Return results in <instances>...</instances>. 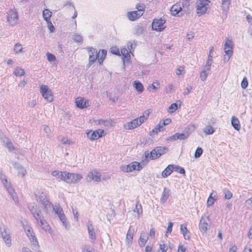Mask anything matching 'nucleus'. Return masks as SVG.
I'll list each match as a JSON object with an SVG mask.
<instances>
[{
	"mask_svg": "<svg viewBox=\"0 0 252 252\" xmlns=\"http://www.w3.org/2000/svg\"><path fill=\"white\" fill-rule=\"evenodd\" d=\"M149 115V111H146L143 116H141L140 117L132 120L130 122L128 123L125 126L126 128L127 129H131L140 126L147 120Z\"/></svg>",
	"mask_w": 252,
	"mask_h": 252,
	"instance_id": "nucleus-1",
	"label": "nucleus"
},
{
	"mask_svg": "<svg viewBox=\"0 0 252 252\" xmlns=\"http://www.w3.org/2000/svg\"><path fill=\"white\" fill-rule=\"evenodd\" d=\"M55 213L58 215L63 225L66 230L69 228V223L67 221L66 217L63 213V209L59 204H55L54 207L52 206Z\"/></svg>",
	"mask_w": 252,
	"mask_h": 252,
	"instance_id": "nucleus-2",
	"label": "nucleus"
},
{
	"mask_svg": "<svg viewBox=\"0 0 252 252\" xmlns=\"http://www.w3.org/2000/svg\"><path fill=\"white\" fill-rule=\"evenodd\" d=\"M34 194L37 201L41 202L45 209L48 210L49 209L52 208V204L47 198L45 194L43 192L40 191H36L34 193Z\"/></svg>",
	"mask_w": 252,
	"mask_h": 252,
	"instance_id": "nucleus-3",
	"label": "nucleus"
},
{
	"mask_svg": "<svg viewBox=\"0 0 252 252\" xmlns=\"http://www.w3.org/2000/svg\"><path fill=\"white\" fill-rule=\"evenodd\" d=\"M209 0H198L196 2L197 14L201 15L205 14L210 3Z\"/></svg>",
	"mask_w": 252,
	"mask_h": 252,
	"instance_id": "nucleus-4",
	"label": "nucleus"
},
{
	"mask_svg": "<svg viewBox=\"0 0 252 252\" xmlns=\"http://www.w3.org/2000/svg\"><path fill=\"white\" fill-rule=\"evenodd\" d=\"M39 88L40 92L44 98L49 102L52 101L53 100V94L48 86L42 84Z\"/></svg>",
	"mask_w": 252,
	"mask_h": 252,
	"instance_id": "nucleus-5",
	"label": "nucleus"
},
{
	"mask_svg": "<svg viewBox=\"0 0 252 252\" xmlns=\"http://www.w3.org/2000/svg\"><path fill=\"white\" fill-rule=\"evenodd\" d=\"M0 178L2 180L3 185H4L5 188L6 189L9 194L11 195L12 199L14 201H16L17 199V195L14 191V189L11 187L10 183L8 182L7 179L5 178V176L1 171L0 172Z\"/></svg>",
	"mask_w": 252,
	"mask_h": 252,
	"instance_id": "nucleus-6",
	"label": "nucleus"
},
{
	"mask_svg": "<svg viewBox=\"0 0 252 252\" xmlns=\"http://www.w3.org/2000/svg\"><path fill=\"white\" fill-rule=\"evenodd\" d=\"M210 220L209 216H202L200 220L199 228L201 233L205 234L210 227Z\"/></svg>",
	"mask_w": 252,
	"mask_h": 252,
	"instance_id": "nucleus-7",
	"label": "nucleus"
},
{
	"mask_svg": "<svg viewBox=\"0 0 252 252\" xmlns=\"http://www.w3.org/2000/svg\"><path fill=\"white\" fill-rule=\"evenodd\" d=\"M122 171L125 172H131L134 170L139 171L142 168V166L138 162H132L127 165H124L121 166Z\"/></svg>",
	"mask_w": 252,
	"mask_h": 252,
	"instance_id": "nucleus-8",
	"label": "nucleus"
},
{
	"mask_svg": "<svg viewBox=\"0 0 252 252\" xmlns=\"http://www.w3.org/2000/svg\"><path fill=\"white\" fill-rule=\"evenodd\" d=\"M0 229L3 241L8 247H10L11 245V240L9 230L5 226L1 227Z\"/></svg>",
	"mask_w": 252,
	"mask_h": 252,
	"instance_id": "nucleus-9",
	"label": "nucleus"
},
{
	"mask_svg": "<svg viewBox=\"0 0 252 252\" xmlns=\"http://www.w3.org/2000/svg\"><path fill=\"white\" fill-rule=\"evenodd\" d=\"M18 17L17 12L15 9L10 10L7 12V20L11 26H14L16 24Z\"/></svg>",
	"mask_w": 252,
	"mask_h": 252,
	"instance_id": "nucleus-10",
	"label": "nucleus"
},
{
	"mask_svg": "<svg viewBox=\"0 0 252 252\" xmlns=\"http://www.w3.org/2000/svg\"><path fill=\"white\" fill-rule=\"evenodd\" d=\"M29 209L32 214L33 217L36 220L39 219L42 216L41 211L37 208V205L34 203H30L29 204Z\"/></svg>",
	"mask_w": 252,
	"mask_h": 252,
	"instance_id": "nucleus-11",
	"label": "nucleus"
},
{
	"mask_svg": "<svg viewBox=\"0 0 252 252\" xmlns=\"http://www.w3.org/2000/svg\"><path fill=\"white\" fill-rule=\"evenodd\" d=\"M103 133L104 130L102 129H98L94 131L90 130L87 133V135L88 138L90 139L94 140L101 137Z\"/></svg>",
	"mask_w": 252,
	"mask_h": 252,
	"instance_id": "nucleus-12",
	"label": "nucleus"
},
{
	"mask_svg": "<svg viewBox=\"0 0 252 252\" xmlns=\"http://www.w3.org/2000/svg\"><path fill=\"white\" fill-rule=\"evenodd\" d=\"M87 49L89 56V64L91 65L95 62L97 59V57H98V55H97V51L96 49L93 48L92 47H89L87 48Z\"/></svg>",
	"mask_w": 252,
	"mask_h": 252,
	"instance_id": "nucleus-13",
	"label": "nucleus"
},
{
	"mask_svg": "<svg viewBox=\"0 0 252 252\" xmlns=\"http://www.w3.org/2000/svg\"><path fill=\"white\" fill-rule=\"evenodd\" d=\"M86 179L89 182L94 181L98 182L101 181V174L99 172L94 170L89 172Z\"/></svg>",
	"mask_w": 252,
	"mask_h": 252,
	"instance_id": "nucleus-14",
	"label": "nucleus"
},
{
	"mask_svg": "<svg viewBox=\"0 0 252 252\" xmlns=\"http://www.w3.org/2000/svg\"><path fill=\"white\" fill-rule=\"evenodd\" d=\"M233 46V44L232 40H230V39H227L224 44V52L225 53V55H227L228 56L227 61L229 60L230 57L232 55Z\"/></svg>",
	"mask_w": 252,
	"mask_h": 252,
	"instance_id": "nucleus-15",
	"label": "nucleus"
},
{
	"mask_svg": "<svg viewBox=\"0 0 252 252\" xmlns=\"http://www.w3.org/2000/svg\"><path fill=\"white\" fill-rule=\"evenodd\" d=\"M165 21L162 19H155L152 23V29L157 31H161L164 29L163 26Z\"/></svg>",
	"mask_w": 252,
	"mask_h": 252,
	"instance_id": "nucleus-16",
	"label": "nucleus"
},
{
	"mask_svg": "<svg viewBox=\"0 0 252 252\" xmlns=\"http://www.w3.org/2000/svg\"><path fill=\"white\" fill-rule=\"evenodd\" d=\"M36 221L37 223L39 224V225L41 226L42 229H43L46 231L48 232L50 234L52 233V231L51 230V229L49 225L48 224L46 220L44 219L42 216L40 217V218H39V219H37Z\"/></svg>",
	"mask_w": 252,
	"mask_h": 252,
	"instance_id": "nucleus-17",
	"label": "nucleus"
},
{
	"mask_svg": "<svg viewBox=\"0 0 252 252\" xmlns=\"http://www.w3.org/2000/svg\"><path fill=\"white\" fill-rule=\"evenodd\" d=\"M87 229L89 235V238L92 243H94L96 239V235L94 232V228L93 225V222L89 220L88 221L87 224Z\"/></svg>",
	"mask_w": 252,
	"mask_h": 252,
	"instance_id": "nucleus-18",
	"label": "nucleus"
},
{
	"mask_svg": "<svg viewBox=\"0 0 252 252\" xmlns=\"http://www.w3.org/2000/svg\"><path fill=\"white\" fill-rule=\"evenodd\" d=\"M76 106L81 109L87 108L90 105L89 101L83 98L79 97L76 99Z\"/></svg>",
	"mask_w": 252,
	"mask_h": 252,
	"instance_id": "nucleus-19",
	"label": "nucleus"
},
{
	"mask_svg": "<svg viewBox=\"0 0 252 252\" xmlns=\"http://www.w3.org/2000/svg\"><path fill=\"white\" fill-rule=\"evenodd\" d=\"M134 232V228L130 226L126 236V243L128 246H130L132 242Z\"/></svg>",
	"mask_w": 252,
	"mask_h": 252,
	"instance_id": "nucleus-20",
	"label": "nucleus"
},
{
	"mask_svg": "<svg viewBox=\"0 0 252 252\" xmlns=\"http://www.w3.org/2000/svg\"><path fill=\"white\" fill-rule=\"evenodd\" d=\"M143 15L141 11H133L127 13V17L130 21H134Z\"/></svg>",
	"mask_w": 252,
	"mask_h": 252,
	"instance_id": "nucleus-21",
	"label": "nucleus"
},
{
	"mask_svg": "<svg viewBox=\"0 0 252 252\" xmlns=\"http://www.w3.org/2000/svg\"><path fill=\"white\" fill-rule=\"evenodd\" d=\"M158 155V153L157 151L156 148L150 153H149L148 151L145 152V156L146 158H149L151 159H155L160 157L159 155Z\"/></svg>",
	"mask_w": 252,
	"mask_h": 252,
	"instance_id": "nucleus-22",
	"label": "nucleus"
},
{
	"mask_svg": "<svg viewBox=\"0 0 252 252\" xmlns=\"http://www.w3.org/2000/svg\"><path fill=\"white\" fill-rule=\"evenodd\" d=\"M175 170V165L170 164L162 171L161 175L165 178L170 175L173 170Z\"/></svg>",
	"mask_w": 252,
	"mask_h": 252,
	"instance_id": "nucleus-23",
	"label": "nucleus"
},
{
	"mask_svg": "<svg viewBox=\"0 0 252 252\" xmlns=\"http://www.w3.org/2000/svg\"><path fill=\"white\" fill-rule=\"evenodd\" d=\"M182 8L180 3H177L173 5L170 9L171 14L175 16L178 14L181 10Z\"/></svg>",
	"mask_w": 252,
	"mask_h": 252,
	"instance_id": "nucleus-24",
	"label": "nucleus"
},
{
	"mask_svg": "<svg viewBox=\"0 0 252 252\" xmlns=\"http://www.w3.org/2000/svg\"><path fill=\"white\" fill-rule=\"evenodd\" d=\"M231 124L235 130L237 131L240 130L241 126L240 124L239 120L237 118L235 117V116H232L231 118Z\"/></svg>",
	"mask_w": 252,
	"mask_h": 252,
	"instance_id": "nucleus-25",
	"label": "nucleus"
},
{
	"mask_svg": "<svg viewBox=\"0 0 252 252\" xmlns=\"http://www.w3.org/2000/svg\"><path fill=\"white\" fill-rule=\"evenodd\" d=\"M170 193V189L164 188L163 191L162 193L161 197L160 198V202L162 203H164L169 197Z\"/></svg>",
	"mask_w": 252,
	"mask_h": 252,
	"instance_id": "nucleus-26",
	"label": "nucleus"
},
{
	"mask_svg": "<svg viewBox=\"0 0 252 252\" xmlns=\"http://www.w3.org/2000/svg\"><path fill=\"white\" fill-rule=\"evenodd\" d=\"M221 7L223 12H227L229 9L230 0H220Z\"/></svg>",
	"mask_w": 252,
	"mask_h": 252,
	"instance_id": "nucleus-27",
	"label": "nucleus"
},
{
	"mask_svg": "<svg viewBox=\"0 0 252 252\" xmlns=\"http://www.w3.org/2000/svg\"><path fill=\"white\" fill-rule=\"evenodd\" d=\"M148 237L147 236L146 233L144 232H141L140 234V238H139V241H140L139 246H140V247H144L145 245V244L148 240Z\"/></svg>",
	"mask_w": 252,
	"mask_h": 252,
	"instance_id": "nucleus-28",
	"label": "nucleus"
},
{
	"mask_svg": "<svg viewBox=\"0 0 252 252\" xmlns=\"http://www.w3.org/2000/svg\"><path fill=\"white\" fill-rule=\"evenodd\" d=\"M71 175V181L70 184H75L79 182L82 178L83 176L80 174L77 173H70Z\"/></svg>",
	"mask_w": 252,
	"mask_h": 252,
	"instance_id": "nucleus-29",
	"label": "nucleus"
},
{
	"mask_svg": "<svg viewBox=\"0 0 252 252\" xmlns=\"http://www.w3.org/2000/svg\"><path fill=\"white\" fill-rule=\"evenodd\" d=\"M3 142L5 144V146L9 151L15 150V153H16V150L13 147L12 143L9 141V140L6 137H4L3 139Z\"/></svg>",
	"mask_w": 252,
	"mask_h": 252,
	"instance_id": "nucleus-30",
	"label": "nucleus"
},
{
	"mask_svg": "<svg viewBox=\"0 0 252 252\" xmlns=\"http://www.w3.org/2000/svg\"><path fill=\"white\" fill-rule=\"evenodd\" d=\"M134 213H136V215H135V217L137 219H139L140 216L142 214L143 211L141 205L139 204L138 202L135 205V208L133 210Z\"/></svg>",
	"mask_w": 252,
	"mask_h": 252,
	"instance_id": "nucleus-31",
	"label": "nucleus"
},
{
	"mask_svg": "<svg viewBox=\"0 0 252 252\" xmlns=\"http://www.w3.org/2000/svg\"><path fill=\"white\" fill-rule=\"evenodd\" d=\"M97 121L98 122V125H100L101 126L104 127H110L112 126V122L110 120H98Z\"/></svg>",
	"mask_w": 252,
	"mask_h": 252,
	"instance_id": "nucleus-32",
	"label": "nucleus"
},
{
	"mask_svg": "<svg viewBox=\"0 0 252 252\" xmlns=\"http://www.w3.org/2000/svg\"><path fill=\"white\" fill-rule=\"evenodd\" d=\"M64 172H61L59 171H54L51 173L53 176L56 177L59 181H63Z\"/></svg>",
	"mask_w": 252,
	"mask_h": 252,
	"instance_id": "nucleus-33",
	"label": "nucleus"
},
{
	"mask_svg": "<svg viewBox=\"0 0 252 252\" xmlns=\"http://www.w3.org/2000/svg\"><path fill=\"white\" fill-rule=\"evenodd\" d=\"M180 230L181 232L184 235V238L186 240L189 239L190 238L189 232L188 231L186 226H184L183 224H181Z\"/></svg>",
	"mask_w": 252,
	"mask_h": 252,
	"instance_id": "nucleus-34",
	"label": "nucleus"
},
{
	"mask_svg": "<svg viewBox=\"0 0 252 252\" xmlns=\"http://www.w3.org/2000/svg\"><path fill=\"white\" fill-rule=\"evenodd\" d=\"M106 54L107 51L105 50H99V52L97 53V55H98V57H97V59L100 64L103 62V60L105 58Z\"/></svg>",
	"mask_w": 252,
	"mask_h": 252,
	"instance_id": "nucleus-35",
	"label": "nucleus"
},
{
	"mask_svg": "<svg viewBox=\"0 0 252 252\" xmlns=\"http://www.w3.org/2000/svg\"><path fill=\"white\" fill-rule=\"evenodd\" d=\"M25 231L30 240H31L32 238H33V237L35 236L32 228L30 226H26L25 227Z\"/></svg>",
	"mask_w": 252,
	"mask_h": 252,
	"instance_id": "nucleus-36",
	"label": "nucleus"
},
{
	"mask_svg": "<svg viewBox=\"0 0 252 252\" xmlns=\"http://www.w3.org/2000/svg\"><path fill=\"white\" fill-rule=\"evenodd\" d=\"M52 12L47 9L43 10L42 13L43 17L46 22L50 21V18L52 16Z\"/></svg>",
	"mask_w": 252,
	"mask_h": 252,
	"instance_id": "nucleus-37",
	"label": "nucleus"
},
{
	"mask_svg": "<svg viewBox=\"0 0 252 252\" xmlns=\"http://www.w3.org/2000/svg\"><path fill=\"white\" fill-rule=\"evenodd\" d=\"M30 240L32 247V249L34 251H37L38 250L39 245L38 241L35 237H33V238H32V239Z\"/></svg>",
	"mask_w": 252,
	"mask_h": 252,
	"instance_id": "nucleus-38",
	"label": "nucleus"
},
{
	"mask_svg": "<svg viewBox=\"0 0 252 252\" xmlns=\"http://www.w3.org/2000/svg\"><path fill=\"white\" fill-rule=\"evenodd\" d=\"M13 73L15 76L20 77L24 75L25 71L23 69L17 67L15 68Z\"/></svg>",
	"mask_w": 252,
	"mask_h": 252,
	"instance_id": "nucleus-39",
	"label": "nucleus"
},
{
	"mask_svg": "<svg viewBox=\"0 0 252 252\" xmlns=\"http://www.w3.org/2000/svg\"><path fill=\"white\" fill-rule=\"evenodd\" d=\"M134 87L136 90L139 92L143 91L144 87L141 83L139 81H135L134 83Z\"/></svg>",
	"mask_w": 252,
	"mask_h": 252,
	"instance_id": "nucleus-40",
	"label": "nucleus"
},
{
	"mask_svg": "<svg viewBox=\"0 0 252 252\" xmlns=\"http://www.w3.org/2000/svg\"><path fill=\"white\" fill-rule=\"evenodd\" d=\"M178 104L176 103H173L169 106L167 111L169 113H173L178 109Z\"/></svg>",
	"mask_w": 252,
	"mask_h": 252,
	"instance_id": "nucleus-41",
	"label": "nucleus"
},
{
	"mask_svg": "<svg viewBox=\"0 0 252 252\" xmlns=\"http://www.w3.org/2000/svg\"><path fill=\"white\" fill-rule=\"evenodd\" d=\"M203 132H205L206 134H213L214 131H215V130L212 127V126H206L205 127H204L203 128Z\"/></svg>",
	"mask_w": 252,
	"mask_h": 252,
	"instance_id": "nucleus-42",
	"label": "nucleus"
},
{
	"mask_svg": "<svg viewBox=\"0 0 252 252\" xmlns=\"http://www.w3.org/2000/svg\"><path fill=\"white\" fill-rule=\"evenodd\" d=\"M144 29L143 28L139 26H136L133 30V33L137 35H139L142 34L143 32Z\"/></svg>",
	"mask_w": 252,
	"mask_h": 252,
	"instance_id": "nucleus-43",
	"label": "nucleus"
},
{
	"mask_svg": "<svg viewBox=\"0 0 252 252\" xmlns=\"http://www.w3.org/2000/svg\"><path fill=\"white\" fill-rule=\"evenodd\" d=\"M71 173H69L67 172H64V177L63 181L67 183L70 184L71 181Z\"/></svg>",
	"mask_w": 252,
	"mask_h": 252,
	"instance_id": "nucleus-44",
	"label": "nucleus"
},
{
	"mask_svg": "<svg viewBox=\"0 0 252 252\" xmlns=\"http://www.w3.org/2000/svg\"><path fill=\"white\" fill-rule=\"evenodd\" d=\"M23 48L22 47V45L19 43H17L14 47V50L16 54H18L20 52H22Z\"/></svg>",
	"mask_w": 252,
	"mask_h": 252,
	"instance_id": "nucleus-45",
	"label": "nucleus"
},
{
	"mask_svg": "<svg viewBox=\"0 0 252 252\" xmlns=\"http://www.w3.org/2000/svg\"><path fill=\"white\" fill-rule=\"evenodd\" d=\"M157 151L158 153V155L160 157L166 153L167 149L164 147H158L156 148Z\"/></svg>",
	"mask_w": 252,
	"mask_h": 252,
	"instance_id": "nucleus-46",
	"label": "nucleus"
},
{
	"mask_svg": "<svg viewBox=\"0 0 252 252\" xmlns=\"http://www.w3.org/2000/svg\"><path fill=\"white\" fill-rule=\"evenodd\" d=\"M176 136L177 139L180 140H184L188 137L189 136V134L188 133H176Z\"/></svg>",
	"mask_w": 252,
	"mask_h": 252,
	"instance_id": "nucleus-47",
	"label": "nucleus"
},
{
	"mask_svg": "<svg viewBox=\"0 0 252 252\" xmlns=\"http://www.w3.org/2000/svg\"><path fill=\"white\" fill-rule=\"evenodd\" d=\"M202 153H203L202 149L200 147H198L195 152L194 157L195 158H200L201 157V155L202 154Z\"/></svg>",
	"mask_w": 252,
	"mask_h": 252,
	"instance_id": "nucleus-48",
	"label": "nucleus"
},
{
	"mask_svg": "<svg viewBox=\"0 0 252 252\" xmlns=\"http://www.w3.org/2000/svg\"><path fill=\"white\" fill-rule=\"evenodd\" d=\"M213 194V193H211L209 197L208 198L207 202V206L208 207H210L212 206L215 202V199L212 197V195Z\"/></svg>",
	"mask_w": 252,
	"mask_h": 252,
	"instance_id": "nucleus-49",
	"label": "nucleus"
},
{
	"mask_svg": "<svg viewBox=\"0 0 252 252\" xmlns=\"http://www.w3.org/2000/svg\"><path fill=\"white\" fill-rule=\"evenodd\" d=\"M208 74L209 73L206 71L202 70L200 73V79L203 81H205L206 79Z\"/></svg>",
	"mask_w": 252,
	"mask_h": 252,
	"instance_id": "nucleus-50",
	"label": "nucleus"
},
{
	"mask_svg": "<svg viewBox=\"0 0 252 252\" xmlns=\"http://www.w3.org/2000/svg\"><path fill=\"white\" fill-rule=\"evenodd\" d=\"M42 127H43V130L46 134V136L47 137L50 136V135L51 134V129H50V128L49 127V126L47 125H43L42 126Z\"/></svg>",
	"mask_w": 252,
	"mask_h": 252,
	"instance_id": "nucleus-51",
	"label": "nucleus"
},
{
	"mask_svg": "<svg viewBox=\"0 0 252 252\" xmlns=\"http://www.w3.org/2000/svg\"><path fill=\"white\" fill-rule=\"evenodd\" d=\"M121 53L125 58L127 59H128V58H130V55L128 53V50L126 49H122L121 50Z\"/></svg>",
	"mask_w": 252,
	"mask_h": 252,
	"instance_id": "nucleus-52",
	"label": "nucleus"
},
{
	"mask_svg": "<svg viewBox=\"0 0 252 252\" xmlns=\"http://www.w3.org/2000/svg\"><path fill=\"white\" fill-rule=\"evenodd\" d=\"M162 127L161 123L157 125L153 129V132L157 134L160 130V128Z\"/></svg>",
	"mask_w": 252,
	"mask_h": 252,
	"instance_id": "nucleus-53",
	"label": "nucleus"
},
{
	"mask_svg": "<svg viewBox=\"0 0 252 252\" xmlns=\"http://www.w3.org/2000/svg\"><path fill=\"white\" fill-rule=\"evenodd\" d=\"M73 39L76 42H80L83 40L82 37L79 34H74Z\"/></svg>",
	"mask_w": 252,
	"mask_h": 252,
	"instance_id": "nucleus-54",
	"label": "nucleus"
},
{
	"mask_svg": "<svg viewBox=\"0 0 252 252\" xmlns=\"http://www.w3.org/2000/svg\"><path fill=\"white\" fill-rule=\"evenodd\" d=\"M47 59L49 62H54L56 61V57L53 54L48 53L47 54Z\"/></svg>",
	"mask_w": 252,
	"mask_h": 252,
	"instance_id": "nucleus-55",
	"label": "nucleus"
},
{
	"mask_svg": "<svg viewBox=\"0 0 252 252\" xmlns=\"http://www.w3.org/2000/svg\"><path fill=\"white\" fill-rule=\"evenodd\" d=\"M245 206L248 208H252V197H251L250 198L247 199L245 203Z\"/></svg>",
	"mask_w": 252,
	"mask_h": 252,
	"instance_id": "nucleus-56",
	"label": "nucleus"
},
{
	"mask_svg": "<svg viewBox=\"0 0 252 252\" xmlns=\"http://www.w3.org/2000/svg\"><path fill=\"white\" fill-rule=\"evenodd\" d=\"M248 85V82L247 78L245 77L243 78L241 82V87L243 89H246Z\"/></svg>",
	"mask_w": 252,
	"mask_h": 252,
	"instance_id": "nucleus-57",
	"label": "nucleus"
},
{
	"mask_svg": "<svg viewBox=\"0 0 252 252\" xmlns=\"http://www.w3.org/2000/svg\"><path fill=\"white\" fill-rule=\"evenodd\" d=\"M232 196V193L228 189L224 191V197L226 199H230Z\"/></svg>",
	"mask_w": 252,
	"mask_h": 252,
	"instance_id": "nucleus-58",
	"label": "nucleus"
},
{
	"mask_svg": "<svg viewBox=\"0 0 252 252\" xmlns=\"http://www.w3.org/2000/svg\"><path fill=\"white\" fill-rule=\"evenodd\" d=\"M175 171L181 173V174H185V171L184 169L182 167H180L177 165H175Z\"/></svg>",
	"mask_w": 252,
	"mask_h": 252,
	"instance_id": "nucleus-59",
	"label": "nucleus"
},
{
	"mask_svg": "<svg viewBox=\"0 0 252 252\" xmlns=\"http://www.w3.org/2000/svg\"><path fill=\"white\" fill-rule=\"evenodd\" d=\"M173 225V223L172 222L169 221L168 222V227L167 228V230H166V234L170 233L171 232Z\"/></svg>",
	"mask_w": 252,
	"mask_h": 252,
	"instance_id": "nucleus-60",
	"label": "nucleus"
},
{
	"mask_svg": "<svg viewBox=\"0 0 252 252\" xmlns=\"http://www.w3.org/2000/svg\"><path fill=\"white\" fill-rule=\"evenodd\" d=\"M61 141L63 144L70 145L71 143L70 141H69L67 138L65 137H63L61 139Z\"/></svg>",
	"mask_w": 252,
	"mask_h": 252,
	"instance_id": "nucleus-61",
	"label": "nucleus"
},
{
	"mask_svg": "<svg viewBox=\"0 0 252 252\" xmlns=\"http://www.w3.org/2000/svg\"><path fill=\"white\" fill-rule=\"evenodd\" d=\"M11 163L13 165V167L16 168L17 170H18L20 168H21L22 166L18 162L11 161Z\"/></svg>",
	"mask_w": 252,
	"mask_h": 252,
	"instance_id": "nucleus-62",
	"label": "nucleus"
},
{
	"mask_svg": "<svg viewBox=\"0 0 252 252\" xmlns=\"http://www.w3.org/2000/svg\"><path fill=\"white\" fill-rule=\"evenodd\" d=\"M111 53L115 55H120V51L117 47H112L111 50Z\"/></svg>",
	"mask_w": 252,
	"mask_h": 252,
	"instance_id": "nucleus-63",
	"label": "nucleus"
},
{
	"mask_svg": "<svg viewBox=\"0 0 252 252\" xmlns=\"http://www.w3.org/2000/svg\"><path fill=\"white\" fill-rule=\"evenodd\" d=\"M237 250L236 246L235 245H231L230 246L229 252H236Z\"/></svg>",
	"mask_w": 252,
	"mask_h": 252,
	"instance_id": "nucleus-64",
	"label": "nucleus"
}]
</instances>
